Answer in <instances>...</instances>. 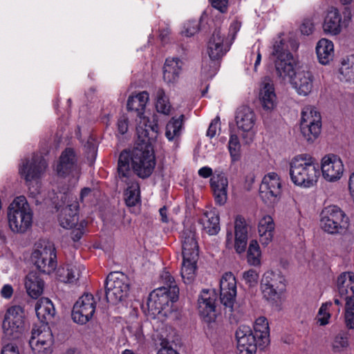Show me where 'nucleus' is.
I'll use <instances>...</instances> for the list:
<instances>
[{"label": "nucleus", "mask_w": 354, "mask_h": 354, "mask_svg": "<svg viewBox=\"0 0 354 354\" xmlns=\"http://www.w3.org/2000/svg\"><path fill=\"white\" fill-rule=\"evenodd\" d=\"M158 124H140L136 132L140 143L131 150H123L118 161V174L120 180H129L132 171L142 179L149 178L156 166L155 156L149 146L157 136Z\"/></svg>", "instance_id": "obj_1"}, {"label": "nucleus", "mask_w": 354, "mask_h": 354, "mask_svg": "<svg viewBox=\"0 0 354 354\" xmlns=\"http://www.w3.org/2000/svg\"><path fill=\"white\" fill-rule=\"evenodd\" d=\"M276 75L281 80H289L300 95L306 96L313 88L314 77L308 71L295 69V62L285 41L279 37L274 43L271 54Z\"/></svg>", "instance_id": "obj_2"}, {"label": "nucleus", "mask_w": 354, "mask_h": 354, "mask_svg": "<svg viewBox=\"0 0 354 354\" xmlns=\"http://www.w3.org/2000/svg\"><path fill=\"white\" fill-rule=\"evenodd\" d=\"M319 174L318 162L309 154L297 155L290 162V179L297 186L313 187L317 183Z\"/></svg>", "instance_id": "obj_3"}, {"label": "nucleus", "mask_w": 354, "mask_h": 354, "mask_svg": "<svg viewBox=\"0 0 354 354\" xmlns=\"http://www.w3.org/2000/svg\"><path fill=\"white\" fill-rule=\"evenodd\" d=\"M32 211L24 196L16 197L8 208V219L10 230L24 234L32 226Z\"/></svg>", "instance_id": "obj_4"}, {"label": "nucleus", "mask_w": 354, "mask_h": 354, "mask_svg": "<svg viewBox=\"0 0 354 354\" xmlns=\"http://www.w3.org/2000/svg\"><path fill=\"white\" fill-rule=\"evenodd\" d=\"M179 288L172 287V289H166L160 287L153 290L147 300L149 313L155 317L158 315L167 316L171 312V305L178 299Z\"/></svg>", "instance_id": "obj_5"}, {"label": "nucleus", "mask_w": 354, "mask_h": 354, "mask_svg": "<svg viewBox=\"0 0 354 354\" xmlns=\"http://www.w3.org/2000/svg\"><path fill=\"white\" fill-rule=\"evenodd\" d=\"M46 167L47 162L44 158L41 155L34 154L30 159L24 160L19 167V173L24 178L32 197H35L40 193L37 180Z\"/></svg>", "instance_id": "obj_6"}, {"label": "nucleus", "mask_w": 354, "mask_h": 354, "mask_svg": "<svg viewBox=\"0 0 354 354\" xmlns=\"http://www.w3.org/2000/svg\"><path fill=\"white\" fill-rule=\"evenodd\" d=\"M225 35L221 29H215L207 44V53L210 59L209 64L203 65L202 73L206 78L214 76L218 70V61L229 50V47L224 44Z\"/></svg>", "instance_id": "obj_7"}, {"label": "nucleus", "mask_w": 354, "mask_h": 354, "mask_svg": "<svg viewBox=\"0 0 354 354\" xmlns=\"http://www.w3.org/2000/svg\"><path fill=\"white\" fill-rule=\"evenodd\" d=\"M31 261L37 270L49 274L57 267V256L53 243L47 240H39L35 245Z\"/></svg>", "instance_id": "obj_8"}, {"label": "nucleus", "mask_w": 354, "mask_h": 354, "mask_svg": "<svg viewBox=\"0 0 354 354\" xmlns=\"http://www.w3.org/2000/svg\"><path fill=\"white\" fill-rule=\"evenodd\" d=\"M348 225V219L346 214L337 205H328L324 207L320 214L321 228L328 234H340L344 232Z\"/></svg>", "instance_id": "obj_9"}, {"label": "nucleus", "mask_w": 354, "mask_h": 354, "mask_svg": "<svg viewBox=\"0 0 354 354\" xmlns=\"http://www.w3.org/2000/svg\"><path fill=\"white\" fill-rule=\"evenodd\" d=\"M129 290L127 275L121 272L110 273L105 281V299L108 303L117 304L124 299Z\"/></svg>", "instance_id": "obj_10"}, {"label": "nucleus", "mask_w": 354, "mask_h": 354, "mask_svg": "<svg viewBox=\"0 0 354 354\" xmlns=\"http://www.w3.org/2000/svg\"><path fill=\"white\" fill-rule=\"evenodd\" d=\"M321 115L315 108L306 106L301 112V133L308 142H313L321 133Z\"/></svg>", "instance_id": "obj_11"}, {"label": "nucleus", "mask_w": 354, "mask_h": 354, "mask_svg": "<svg viewBox=\"0 0 354 354\" xmlns=\"http://www.w3.org/2000/svg\"><path fill=\"white\" fill-rule=\"evenodd\" d=\"M281 180L277 173L270 172L264 176L259 187V196L265 203H277L281 198Z\"/></svg>", "instance_id": "obj_12"}, {"label": "nucleus", "mask_w": 354, "mask_h": 354, "mask_svg": "<svg viewBox=\"0 0 354 354\" xmlns=\"http://www.w3.org/2000/svg\"><path fill=\"white\" fill-rule=\"evenodd\" d=\"M95 302L91 294H84L75 302L72 310V319L76 323L84 324L93 317Z\"/></svg>", "instance_id": "obj_13"}, {"label": "nucleus", "mask_w": 354, "mask_h": 354, "mask_svg": "<svg viewBox=\"0 0 354 354\" xmlns=\"http://www.w3.org/2000/svg\"><path fill=\"white\" fill-rule=\"evenodd\" d=\"M217 294L214 290L204 289L198 299V310L201 317L205 322H214L216 315V301Z\"/></svg>", "instance_id": "obj_14"}, {"label": "nucleus", "mask_w": 354, "mask_h": 354, "mask_svg": "<svg viewBox=\"0 0 354 354\" xmlns=\"http://www.w3.org/2000/svg\"><path fill=\"white\" fill-rule=\"evenodd\" d=\"M236 296V282L231 272L225 273L220 281V299L221 304L229 309L233 310Z\"/></svg>", "instance_id": "obj_15"}, {"label": "nucleus", "mask_w": 354, "mask_h": 354, "mask_svg": "<svg viewBox=\"0 0 354 354\" xmlns=\"http://www.w3.org/2000/svg\"><path fill=\"white\" fill-rule=\"evenodd\" d=\"M237 349L239 354H255L259 341L247 326H241L236 331Z\"/></svg>", "instance_id": "obj_16"}, {"label": "nucleus", "mask_w": 354, "mask_h": 354, "mask_svg": "<svg viewBox=\"0 0 354 354\" xmlns=\"http://www.w3.org/2000/svg\"><path fill=\"white\" fill-rule=\"evenodd\" d=\"M56 171L60 176L78 173L77 156L73 149L66 148L62 152L56 166Z\"/></svg>", "instance_id": "obj_17"}, {"label": "nucleus", "mask_w": 354, "mask_h": 354, "mask_svg": "<svg viewBox=\"0 0 354 354\" xmlns=\"http://www.w3.org/2000/svg\"><path fill=\"white\" fill-rule=\"evenodd\" d=\"M322 171L323 177L329 182L339 180L344 172V165L335 156H326L322 160Z\"/></svg>", "instance_id": "obj_18"}, {"label": "nucleus", "mask_w": 354, "mask_h": 354, "mask_svg": "<svg viewBox=\"0 0 354 354\" xmlns=\"http://www.w3.org/2000/svg\"><path fill=\"white\" fill-rule=\"evenodd\" d=\"M65 200L69 199L68 194H64ZM68 204L63 207L58 216L59 225L65 229H70L75 226L78 221V202L76 200L67 201Z\"/></svg>", "instance_id": "obj_19"}, {"label": "nucleus", "mask_w": 354, "mask_h": 354, "mask_svg": "<svg viewBox=\"0 0 354 354\" xmlns=\"http://www.w3.org/2000/svg\"><path fill=\"white\" fill-rule=\"evenodd\" d=\"M148 100L149 94L146 91H142L136 96H130L127 100V106L128 111H135L137 113V116L140 118V122L137 127L142 124L145 127V124L147 126L157 124L156 123L148 124L149 120L142 116Z\"/></svg>", "instance_id": "obj_20"}, {"label": "nucleus", "mask_w": 354, "mask_h": 354, "mask_svg": "<svg viewBox=\"0 0 354 354\" xmlns=\"http://www.w3.org/2000/svg\"><path fill=\"white\" fill-rule=\"evenodd\" d=\"M259 99L264 110L271 111L276 108L277 97L274 85L270 80H265L261 83Z\"/></svg>", "instance_id": "obj_21"}, {"label": "nucleus", "mask_w": 354, "mask_h": 354, "mask_svg": "<svg viewBox=\"0 0 354 354\" xmlns=\"http://www.w3.org/2000/svg\"><path fill=\"white\" fill-rule=\"evenodd\" d=\"M234 248L241 254L245 252L248 240V225L245 219L239 215L234 221Z\"/></svg>", "instance_id": "obj_22"}, {"label": "nucleus", "mask_w": 354, "mask_h": 354, "mask_svg": "<svg viewBox=\"0 0 354 354\" xmlns=\"http://www.w3.org/2000/svg\"><path fill=\"white\" fill-rule=\"evenodd\" d=\"M181 243L183 256H198V245L194 230L191 228L185 229L181 234Z\"/></svg>", "instance_id": "obj_23"}, {"label": "nucleus", "mask_w": 354, "mask_h": 354, "mask_svg": "<svg viewBox=\"0 0 354 354\" xmlns=\"http://www.w3.org/2000/svg\"><path fill=\"white\" fill-rule=\"evenodd\" d=\"M275 225L272 218L266 215L259 222L258 232L259 241L263 245H268L273 239Z\"/></svg>", "instance_id": "obj_24"}, {"label": "nucleus", "mask_w": 354, "mask_h": 354, "mask_svg": "<svg viewBox=\"0 0 354 354\" xmlns=\"http://www.w3.org/2000/svg\"><path fill=\"white\" fill-rule=\"evenodd\" d=\"M337 286L340 297H344L345 301L349 297H354V273L352 272L342 273L337 277Z\"/></svg>", "instance_id": "obj_25"}, {"label": "nucleus", "mask_w": 354, "mask_h": 354, "mask_svg": "<svg viewBox=\"0 0 354 354\" xmlns=\"http://www.w3.org/2000/svg\"><path fill=\"white\" fill-rule=\"evenodd\" d=\"M342 17L339 11L335 8L328 10L323 24V30L325 33L333 35H338L342 30Z\"/></svg>", "instance_id": "obj_26"}, {"label": "nucleus", "mask_w": 354, "mask_h": 354, "mask_svg": "<svg viewBox=\"0 0 354 354\" xmlns=\"http://www.w3.org/2000/svg\"><path fill=\"white\" fill-rule=\"evenodd\" d=\"M29 341L40 343L46 346H52L53 336L50 327L46 324L35 326L32 330Z\"/></svg>", "instance_id": "obj_27"}, {"label": "nucleus", "mask_w": 354, "mask_h": 354, "mask_svg": "<svg viewBox=\"0 0 354 354\" xmlns=\"http://www.w3.org/2000/svg\"><path fill=\"white\" fill-rule=\"evenodd\" d=\"M44 285L43 279L35 272H29L26 277L25 287L32 298L37 299L42 294Z\"/></svg>", "instance_id": "obj_28"}, {"label": "nucleus", "mask_w": 354, "mask_h": 354, "mask_svg": "<svg viewBox=\"0 0 354 354\" xmlns=\"http://www.w3.org/2000/svg\"><path fill=\"white\" fill-rule=\"evenodd\" d=\"M255 122L254 113L248 106L239 109L236 115V122L239 129L243 131H250Z\"/></svg>", "instance_id": "obj_29"}, {"label": "nucleus", "mask_w": 354, "mask_h": 354, "mask_svg": "<svg viewBox=\"0 0 354 354\" xmlns=\"http://www.w3.org/2000/svg\"><path fill=\"white\" fill-rule=\"evenodd\" d=\"M35 308L41 324H44L45 321L51 319L55 315L54 306L48 298H41L37 301Z\"/></svg>", "instance_id": "obj_30"}, {"label": "nucleus", "mask_w": 354, "mask_h": 354, "mask_svg": "<svg viewBox=\"0 0 354 354\" xmlns=\"http://www.w3.org/2000/svg\"><path fill=\"white\" fill-rule=\"evenodd\" d=\"M316 53L319 63L328 64L334 56L333 43L327 39H320L316 46Z\"/></svg>", "instance_id": "obj_31"}, {"label": "nucleus", "mask_w": 354, "mask_h": 354, "mask_svg": "<svg viewBox=\"0 0 354 354\" xmlns=\"http://www.w3.org/2000/svg\"><path fill=\"white\" fill-rule=\"evenodd\" d=\"M183 260L181 268V276L185 283H192L195 277L196 271V263L198 256L196 257L190 256H183Z\"/></svg>", "instance_id": "obj_32"}, {"label": "nucleus", "mask_w": 354, "mask_h": 354, "mask_svg": "<svg viewBox=\"0 0 354 354\" xmlns=\"http://www.w3.org/2000/svg\"><path fill=\"white\" fill-rule=\"evenodd\" d=\"M269 326L266 318L261 317L257 319L253 335L259 339L260 347L263 348L269 344Z\"/></svg>", "instance_id": "obj_33"}, {"label": "nucleus", "mask_w": 354, "mask_h": 354, "mask_svg": "<svg viewBox=\"0 0 354 354\" xmlns=\"http://www.w3.org/2000/svg\"><path fill=\"white\" fill-rule=\"evenodd\" d=\"M200 222L209 235H215L220 230L219 216L213 211L205 212Z\"/></svg>", "instance_id": "obj_34"}, {"label": "nucleus", "mask_w": 354, "mask_h": 354, "mask_svg": "<svg viewBox=\"0 0 354 354\" xmlns=\"http://www.w3.org/2000/svg\"><path fill=\"white\" fill-rule=\"evenodd\" d=\"M124 180V178L122 180L127 185V188L124 192L125 203L129 207L136 206L140 201V185L136 180L128 182V180L126 181Z\"/></svg>", "instance_id": "obj_35"}, {"label": "nucleus", "mask_w": 354, "mask_h": 354, "mask_svg": "<svg viewBox=\"0 0 354 354\" xmlns=\"http://www.w3.org/2000/svg\"><path fill=\"white\" fill-rule=\"evenodd\" d=\"M285 279L279 272L267 271L263 275L261 283L262 286H272L279 289L286 288Z\"/></svg>", "instance_id": "obj_36"}, {"label": "nucleus", "mask_w": 354, "mask_h": 354, "mask_svg": "<svg viewBox=\"0 0 354 354\" xmlns=\"http://www.w3.org/2000/svg\"><path fill=\"white\" fill-rule=\"evenodd\" d=\"M339 71V78L341 81L354 83V55L343 60Z\"/></svg>", "instance_id": "obj_37"}, {"label": "nucleus", "mask_w": 354, "mask_h": 354, "mask_svg": "<svg viewBox=\"0 0 354 354\" xmlns=\"http://www.w3.org/2000/svg\"><path fill=\"white\" fill-rule=\"evenodd\" d=\"M23 324L4 319L2 322L3 337L8 340L17 339L21 333Z\"/></svg>", "instance_id": "obj_38"}, {"label": "nucleus", "mask_w": 354, "mask_h": 354, "mask_svg": "<svg viewBox=\"0 0 354 354\" xmlns=\"http://www.w3.org/2000/svg\"><path fill=\"white\" fill-rule=\"evenodd\" d=\"M183 115L178 118H172L167 124L165 136L169 140H176L180 135Z\"/></svg>", "instance_id": "obj_39"}, {"label": "nucleus", "mask_w": 354, "mask_h": 354, "mask_svg": "<svg viewBox=\"0 0 354 354\" xmlns=\"http://www.w3.org/2000/svg\"><path fill=\"white\" fill-rule=\"evenodd\" d=\"M261 251L258 242L256 240H252L250 243L247 260L250 266H257L261 263Z\"/></svg>", "instance_id": "obj_40"}, {"label": "nucleus", "mask_w": 354, "mask_h": 354, "mask_svg": "<svg viewBox=\"0 0 354 354\" xmlns=\"http://www.w3.org/2000/svg\"><path fill=\"white\" fill-rule=\"evenodd\" d=\"M24 310L20 306H13L8 308L4 319L11 320L17 324H24Z\"/></svg>", "instance_id": "obj_41"}, {"label": "nucleus", "mask_w": 354, "mask_h": 354, "mask_svg": "<svg viewBox=\"0 0 354 354\" xmlns=\"http://www.w3.org/2000/svg\"><path fill=\"white\" fill-rule=\"evenodd\" d=\"M345 324L347 328H354V297H349L345 301Z\"/></svg>", "instance_id": "obj_42"}, {"label": "nucleus", "mask_w": 354, "mask_h": 354, "mask_svg": "<svg viewBox=\"0 0 354 354\" xmlns=\"http://www.w3.org/2000/svg\"><path fill=\"white\" fill-rule=\"evenodd\" d=\"M156 107L158 112L165 115H169L170 112L171 106L168 102L167 96L165 95L164 90L162 88H159L157 91Z\"/></svg>", "instance_id": "obj_43"}, {"label": "nucleus", "mask_w": 354, "mask_h": 354, "mask_svg": "<svg viewBox=\"0 0 354 354\" xmlns=\"http://www.w3.org/2000/svg\"><path fill=\"white\" fill-rule=\"evenodd\" d=\"M228 149L233 162L238 161L241 158V145L236 135L232 134L228 143Z\"/></svg>", "instance_id": "obj_44"}, {"label": "nucleus", "mask_w": 354, "mask_h": 354, "mask_svg": "<svg viewBox=\"0 0 354 354\" xmlns=\"http://www.w3.org/2000/svg\"><path fill=\"white\" fill-rule=\"evenodd\" d=\"M348 335L346 333L341 332L334 338L332 344L333 351L334 352H341L348 346Z\"/></svg>", "instance_id": "obj_45"}, {"label": "nucleus", "mask_w": 354, "mask_h": 354, "mask_svg": "<svg viewBox=\"0 0 354 354\" xmlns=\"http://www.w3.org/2000/svg\"><path fill=\"white\" fill-rule=\"evenodd\" d=\"M210 185L213 190H227L228 180L223 173L213 176L210 179Z\"/></svg>", "instance_id": "obj_46"}, {"label": "nucleus", "mask_w": 354, "mask_h": 354, "mask_svg": "<svg viewBox=\"0 0 354 354\" xmlns=\"http://www.w3.org/2000/svg\"><path fill=\"white\" fill-rule=\"evenodd\" d=\"M261 288L263 297L268 301H276L281 297L284 289H279L272 286H262Z\"/></svg>", "instance_id": "obj_47"}, {"label": "nucleus", "mask_w": 354, "mask_h": 354, "mask_svg": "<svg viewBox=\"0 0 354 354\" xmlns=\"http://www.w3.org/2000/svg\"><path fill=\"white\" fill-rule=\"evenodd\" d=\"M183 62L178 57L167 58L165 61L164 70L170 71L177 75H180L182 71Z\"/></svg>", "instance_id": "obj_48"}, {"label": "nucleus", "mask_w": 354, "mask_h": 354, "mask_svg": "<svg viewBox=\"0 0 354 354\" xmlns=\"http://www.w3.org/2000/svg\"><path fill=\"white\" fill-rule=\"evenodd\" d=\"M332 305V302L328 301L323 304L320 307L318 312V322H319L320 325L324 326L328 323V319L330 317V313H328V307Z\"/></svg>", "instance_id": "obj_49"}, {"label": "nucleus", "mask_w": 354, "mask_h": 354, "mask_svg": "<svg viewBox=\"0 0 354 354\" xmlns=\"http://www.w3.org/2000/svg\"><path fill=\"white\" fill-rule=\"evenodd\" d=\"M82 270H84V268L82 265L68 266V283H73L76 281L80 278Z\"/></svg>", "instance_id": "obj_50"}, {"label": "nucleus", "mask_w": 354, "mask_h": 354, "mask_svg": "<svg viewBox=\"0 0 354 354\" xmlns=\"http://www.w3.org/2000/svg\"><path fill=\"white\" fill-rule=\"evenodd\" d=\"M160 279L165 284L166 289H172V287L178 288L173 276L167 270H163L160 274Z\"/></svg>", "instance_id": "obj_51"}, {"label": "nucleus", "mask_w": 354, "mask_h": 354, "mask_svg": "<svg viewBox=\"0 0 354 354\" xmlns=\"http://www.w3.org/2000/svg\"><path fill=\"white\" fill-rule=\"evenodd\" d=\"M30 346L31 347L34 354H50L51 346H46L40 343H36L32 341H29Z\"/></svg>", "instance_id": "obj_52"}, {"label": "nucleus", "mask_w": 354, "mask_h": 354, "mask_svg": "<svg viewBox=\"0 0 354 354\" xmlns=\"http://www.w3.org/2000/svg\"><path fill=\"white\" fill-rule=\"evenodd\" d=\"M243 278L250 286H254L258 282L259 274L254 270L250 269L243 272Z\"/></svg>", "instance_id": "obj_53"}, {"label": "nucleus", "mask_w": 354, "mask_h": 354, "mask_svg": "<svg viewBox=\"0 0 354 354\" xmlns=\"http://www.w3.org/2000/svg\"><path fill=\"white\" fill-rule=\"evenodd\" d=\"M198 30V22L196 21H192L186 24L183 33L187 37H191L194 35Z\"/></svg>", "instance_id": "obj_54"}, {"label": "nucleus", "mask_w": 354, "mask_h": 354, "mask_svg": "<svg viewBox=\"0 0 354 354\" xmlns=\"http://www.w3.org/2000/svg\"><path fill=\"white\" fill-rule=\"evenodd\" d=\"M212 7L219 10L221 13L227 12L229 0H209Z\"/></svg>", "instance_id": "obj_55"}, {"label": "nucleus", "mask_w": 354, "mask_h": 354, "mask_svg": "<svg viewBox=\"0 0 354 354\" xmlns=\"http://www.w3.org/2000/svg\"><path fill=\"white\" fill-rule=\"evenodd\" d=\"M216 203L219 205H223L227 199V190H213Z\"/></svg>", "instance_id": "obj_56"}, {"label": "nucleus", "mask_w": 354, "mask_h": 354, "mask_svg": "<svg viewBox=\"0 0 354 354\" xmlns=\"http://www.w3.org/2000/svg\"><path fill=\"white\" fill-rule=\"evenodd\" d=\"M220 125V118L218 116L216 117L210 123L207 131V136L213 138L216 133V130Z\"/></svg>", "instance_id": "obj_57"}, {"label": "nucleus", "mask_w": 354, "mask_h": 354, "mask_svg": "<svg viewBox=\"0 0 354 354\" xmlns=\"http://www.w3.org/2000/svg\"><path fill=\"white\" fill-rule=\"evenodd\" d=\"M128 118L126 116L122 115L118 119L117 126L120 133L123 135L127 133L128 130Z\"/></svg>", "instance_id": "obj_58"}, {"label": "nucleus", "mask_w": 354, "mask_h": 354, "mask_svg": "<svg viewBox=\"0 0 354 354\" xmlns=\"http://www.w3.org/2000/svg\"><path fill=\"white\" fill-rule=\"evenodd\" d=\"M57 278L59 281L68 283V266L66 268H59L56 272Z\"/></svg>", "instance_id": "obj_59"}, {"label": "nucleus", "mask_w": 354, "mask_h": 354, "mask_svg": "<svg viewBox=\"0 0 354 354\" xmlns=\"http://www.w3.org/2000/svg\"><path fill=\"white\" fill-rule=\"evenodd\" d=\"M84 221L80 223L78 227L74 229L71 232V238L74 241H78L84 234Z\"/></svg>", "instance_id": "obj_60"}, {"label": "nucleus", "mask_w": 354, "mask_h": 354, "mask_svg": "<svg viewBox=\"0 0 354 354\" xmlns=\"http://www.w3.org/2000/svg\"><path fill=\"white\" fill-rule=\"evenodd\" d=\"M179 76L171 73L170 71L163 69V80L167 84H174L177 82Z\"/></svg>", "instance_id": "obj_61"}, {"label": "nucleus", "mask_w": 354, "mask_h": 354, "mask_svg": "<svg viewBox=\"0 0 354 354\" xmlns=\"http://www.w3.org/2000/svg\"><path fill=\"white\" fill-rule=\"evenodd\" d=\"M1 354H19V352L16 345L8 343L2 347Z\"/></svg>", "instance_id": "obj_62"}, {"label": "nucleus", "mask_w": 354, "mask_h": 354, "mask_svg": "<svg viewBox=\"0 0 354 354\" xmlns=\"http://www.w3.org/2000/svg\"><path fill=\"white\" fill-rule=\"evenodd\" d=\"M300 30L303 35H309L313 31V24L310 20H305L301 25Z\"/></svg>", "instance_id": "obj_63"}, {"label": "nucleus", "mask_w": 354, "mask_h": 354, "mask_svg": "<svg viewBox=\"0 0 354 354\" xmlns=\"http://www.w3.org/2000/svg\"><path fill=\"white\" fill-rule=\"evenodd\" d=\"M13 294V288L9 284L4 285L1 290V295L3 298L10 299Z\"/></svg>", "instance_id": "obj_64"}]
</instances>
